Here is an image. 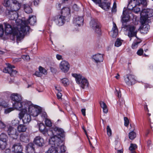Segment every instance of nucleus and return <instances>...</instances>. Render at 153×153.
<instances>
[{"mask_svg":"<svg viewBox=\"0 0 153 153\" xmlns=\"http://www.w3.org/2000/svg\"><path fill=\"white\" fill-rule=\"evenodd\" d=\"M11 24L10 25L7 23H3L5 29L4 31L6 35L12 34L14 38L16 36V41L18 42L23 38L26 31L28 30V28L27 27V29L23 30L22 26L17 25L11 22Z\"/></svg>","mask_w":153,"mask_h":153,"instance_id":"f257e3e1","label":"nucleus"},{"mask_svg":"<svg viewBox=\"0 0 153 153\" xmlns=\"http://www.w3.org/2000/svg\"><path fill=\"white\" fill-rule=\"evenodd\" d=\"M48 134L49 136H53L51 137H56L59 138H60V137H63L65 136V132L63 129L57 127H55L48 130Z\"/></svg>","mask_w":153,"mask_h":153,"instance_id":"39448f33","label":"nucleus"},{"mask_svg":"<svg viewBox=\"0 0 153 153\" xmlns=\"http://www.w3.org/2000/svg\"><path fill=\"white\" fill-rule=\"evenodd\" d=\"M57 97L58 99H61L62 97L61 93L60 92H58L57 94Z\"/></svg>","mask_w":153,"mask_h":153,"instance_id":"0e129e2a","label":"nucleus"},{"mask_svg":"<svg viewBox=\"0 0 153 153\" xmlns=\"http://www.w3.org/2000/svg\"><path fill=\"white\" fill-rule=\"evenodd\" d=\"M23 108L19 114L18 117L19 118L22 119V121L24 124L29 123L31 120V115L27 113V110Z\"/></svg>","mask_w":153,"mask_h":153,"instance_id":"0eeeda50","label":"nucleus"},{"mask_svg":"<svg viewBox=\"0 0 153 153\" xmlns=\"http://www.w3.org/2000/svg\"><path fill=\"white\" fill-rule=\"evenodd\" d=\"M12 123L13 125L16 126L19 123V121L17 120H14L12 121Z\"/></svg>","mask_w":153,"mask_h":153,"instance_id":"13d9d810","label":"nucleus"},{"mask_svg":"<svg viewBox=\"0 0 153 153\" xmlns=\"http://www.w3.org/2000/svg\"><path fill=\"white\" fill-rule=\"evenodd\" d=\"M25 22V24H21V25L22 26L23 28V30L25 29H27V28L28 27V30L26 31L25 33V35L27 33V32L29 31L30 27L28 26V24L31 25H33L36 22V18L35 16H30L28 20L27 21H23V22Z\"/></svg>","mask_w":153,"mask_h":153,"instance_id":"1a4fd4ad","label":"nucleus"},{"mask_svg":"<svg viewBox=\"0 0 153 153\" xmlns=\"http://www.w3.org/2000/svg\"><path fill=\"white\" fill-rule=\"evenodd\" d=\"M123 41L119 39H117L115 43V46L117 47H119L122 45Z\"/></svg>","mask_w":153,"mask_h":153,"instance_id":"a19ab883","label":"nucleus"},{"mask_svg":"<svg viewBox=\"0 0 153 153\" xmlns=\"http://www.w3.org/2000/svg\"><path fill=\"white\" fill-rule=\"evenodd\" d=\"M7 145V143L3 142L1 140H0V148L2 149H4Z\"/></svg>","mask_w":153,"mask_h":153,"instance_id":"c03bdc74","label":"nucleus"},{"mask_svg":"<svg viewBox=\"0 0 153 153\" xmlns=\"http://www.w3.org/2000/svg\"><path fill=\"white\" fill-rule=\"evenodd\" d=\"M123 101L122 99H120L119 100V101L118 102V104L121 107L123 104Z\"/></svg>","mask_w":153,"mask_h":153,"instance_id":"bf43d9fd","label":"nucleus"},{"mask_svg":"<svg viewBox=\"0 0 153 153\" xmlns=\"http://www.w3.org/2000/svg\"><path fill=\"white\" fill-rule=\"evenodd\" d=\"M55 89L58 91H62L61 88L58 85L55 86Z\"/></svg>","mask_w":153,"mask_h":153,"instance_id":"680f3d73","label":"nucleus"},{"mask_svg":"<svg viewBox=\"0 0 153 153\" xmlns=\"http://www.w3.org/2000/svg\"><path fill=\"white\" fill-rule=\"evenodd\" d=\"M111 3L109 2H105L103 1L101 2L99 4V6L105 10H108L110 7Z\"/></svg>","mask_w":153,"mask_h":153,"instance_id":"393cba45","label":"nucleus"},{"mask_svg":"<svg viewBox=\"0 0 153 153\" xmlns=\"http://www.w3.org/2000/svg\"><path fill=\"white\" fill-rule=\"evenodd\" d=\"M116 95L118 98L120 97H121V92L120 91H117L116 93H115Z\"/></svg>","mask_w":153,"mask_h":153,"instance_id":"e2e57ef3","label":"nucleus"},{"mask_svg":"<svg viewBox=\"0 0 153 153\" xmlns=\"http://www.w3.org/2000/svg\"><path fill=\"white\" fill-rule=\"evenodd\" d=\"M94 2L97 4H99L101 2V0H92Z\"/></svg>","mask_w":153,"mask_h":153,"instance_id":"69168bd1","label":"nucleus"},{"mask_svg":"<svg viewBox=\"0 0 153 153\" xmlns=\"http://www.w3.org/2000/svg\"><path fill=\"white\" fill-rule=\"evenodd\" d=\"M12 151L15 153H18L22 151V147L20 143L15 144L12 148Z\"/></svg>","mask_w":153,"mask_h":153,"instance_id":"412c9836","label":"nucleus"},{"mask_svg":"<svg viewBox=\"0 0 153 153\" xmlns=\"http://www.w3.org/2000/svg\"><path fill=\"white\" fill-rule=\"evenodd\" d=\"M0 106L5 108L8 107V105L7 103L5 101L1 99H0Z\"/></svg>","mask_w":153,"mask_h":153,"instance_id":"4c0bfd02","label":"nucleus"},{"mask_svg":"<svg viewBox=\"0 0 153 153\" xmlns=\"http://www.w3.org/2000/svg\"><path fill=\"white\" fill-rule=\"evenodd\" d=\"M11 100L14 102L13 103V107L15 109L21 111L23 108H26L30 104V102L27 100L21 102L22 96L17 93H13L10 97Z\"/></svg>","mask_w":153,"mask_h":153,"instance_id":"f03ea898","label":"nucleus"},{"mask_svg":"<svg viewBox=\"0 0 153 153\" xmlns=\"http://www.w3.org/2000/svg\"><path fill=\"white\" fill-rule=\"evenodd\" d=\"M34 143L39 146H42L45 144L44 139L40 136H37L34 138Z\"/></svg>","mask_w":153,"mask_h":153,"instance_id":"6ab92c4d","label":"nucleus"},{"mask_svg":"<svg viewBox=\"0 0 153 153\" xmlns=\"http://www.w3.org/2000/svg\"><path fill=\"white\" fill-rule=\"evenodd\" d=\"M129 138L131 140L134 139L136 137V134L133 131L130 132L129 134Z\"/></svg>","mask_w":153,"mask_h":153,"instance_id":"37998d69","label":"nucleus"},{"mask_svg":"<svg viewBox=\"0 0 153 153\" xmlns=\"http://www.w3.org/2000/svg\"><path fill=\"white\" fill-rule=\"evenodd\" d=\"M88 82L87 80L85 78H82V80L80 83V86L81 88L84 89L88 87Z\"/></svg>","mask_w":153,"mask_h":153,"instance_id":"c85d7f7f","label":"nucleus"},{"mask_svg":"<svg viewBox=\"0 0 153 153\" xmlns=\"http://www.w3.org/2000/svg\"><path fill=\"white\" fill-rule=\"evenodd\" d=\"M14 108L13 107V108H10L6 109L5 110L4 112L6 114H8L11 111L14 110Z\"/></svg>","mask_w":153,"mask_h":153,"instance_id":"de8ad7c7","label":"nucleus"},{"mask_svg":"<svg viewBox=\"0 0 153 153\" xmlns=\"http://www.w3.org/2000/svg\"><path fill=\"white\" fill-rule=\"evenodd\" d=\"M21 141L27 143L29 141V136L27 134H23L21 135L20 137Z\"/></svg>","mask_w":153,"mask_h":153,"instance_id":"a878e982","label":"nucleus"},{"mask_svg":"<svg viewBox=\"0 0 153 153\" xmlns=\"http://www.w3.org/2000/svg\"><path fill=\"white\" fill-rule=\"evenodd\" d=\"M146 23H145V24ZM143 27H142V30L144 31V32H143L144 33H147V32L149 30V26L148 24H143Z\"/></svg>","mask_w":153,"mask_h":153,"instance_id":"e433bc0d","label":"nucleus"},{"mask_svg":"<svg viewBox=\"0 0 153 153\" xmlns=\"http://www.w3.org/2000/svg\"><path fill=\"white\" fill-rule=\"evenodd\" d=\"M143 53V49L142 48L139 49L137 52V54L139 56H141L142 55Z\"/></svg>","mask_w":153,"mask_h":153,"instance_id":"4d7b16f0","label":"nucleus"},{"mask_svg":"<svg viewBox=\"0 0 153 153\" xmlns=\"http://www.w3.org/2000/svg\"><path fill=\"white\" fill-rule=\"evenodd\" d=\"M72 76L76 79V83L78 84H80V81L82 79V76L80 74H73Z\"/></svg>","mask_w":153,"mask_h":153,"instance_id":"7c9ffc66","label":"nucleus"},{"mask_svg":"<svg viewBox=\"0 0 153 153\" xmlns=\"http://www.w3.org/2000/svg\"><path fill=\"white\" fill-rule=\"evenodd\" d=\"M6 127L5 124L1 121L0 120V129H3Z\"/></svg>","mask_w":153,"mask_h":153,"instance_id":"864d4df0","label":"nucleus"},{"mask_svg":"<svg viewBox=\"0 0 153 153\" xmlns=\"http://www.w3.org/2000/svg\"><path fill=\"white\" fill-rule=\"evenodd\" d=\"M15 68V67L14 65L8 64L7 67L4 68L3 71L4 73L9 74L10 76H14L17 73L16 71L13 69V68Z\"/></svg>","mask_w":153,"mask_h":153,"instance_id":"2eb2a0df","label":"nucleus"},{"mask_svg":"<svg viewBox=\"0 0 153 153\" xmlns=\"http://www.w3.org/2000/svg\"><path fill=\"white\" fill-rule=\"evenodd\" d=\"M34 145L32 143H29L26 146V153H35Z\"/></svg>","mask_w":153,"mask_h":153,"instance_id":"5701e85b","label":"nucleus"},{"mask_svg":"<svg viewBox=\"0 0 153 153\" xmlns=\"http://www.w3.org/2000/svg\"><path fill=\"white\" fill-rule=\"evenodd\" d=\"M139 43V42H133L132 45V48L134 49L136 48L137 47Z\"/></svg>","mask_w":153,"mask_h":153,"instance_id":"5fc2aeb1","label":"nucleus"},{"mask_svg":"<svg viewBox=\"0 0 153 153\" xmlns=\"http://www.w3.org/2000/svg\"><path fill=\"white\" fill-rule=\"evenodd\" d=\"M27 108H28V112L29 114L33 117L37 116L41 111V110L39 108L34 106L31 102L30 104L27 106H26V108H25L27 109Z\"/></svg>","mask_w":153,"mask_h":153,"instance_id":"9d476101","label":"nucleus"},{"mask_svg":"<svg viewBox=\"0 0 153 153\" xmlns=\"http://www.w3.org/2000/svg\"><path fill=\"white\" fill-rule=\"evenodd\" d=\"M123 28L126 29L128 31V36L130 38V40H131V37L136 36L137 31L135 27L133 25H123Z\"/></svg>","mask_w":153,"mask_h":153,"instance_id":"9b49d317","label":"nucleus"},{"mask_svg":"<svg viewBox=\"0 0 153 153\" xmlns=\"http://www.w3.org/2000/svg\"><path fill=\"white\" fill-rule=\"evenodd\" d=\"M124 125L126 127H127L129 123V121L128 118L126 117H125L124 118Z\"/></svg>","mask_w":153,"mask_h":153,"instance_id":"09e8293b","label":"nucleus"},{"mask_svg":"<svg viewBox=\"0 0 153 153\" xmlns=\"http://www.w3.org/2000/svg\"><path fill=\"white\" fill-rule=\"evenodd\" d=\"M17 10L14 8H13L10 11H8L7 16L9 18L12 20L11 22L16 24L17 25H21V24H25V22H23V20L19 19H17L18 14L16 10Z\"/></svg>","mask_w":153,"mask_h":153,"instance_id":"7ed1b4c3","label":"nucleus"},{"mask_svg":"<svg viewBox=\"0 0 153 153\" xmlns=\"http://www.w3.org/2000/svg\"><path fill=\"white\" fill-rule=\"evenodd\" d=\"M70 13V11L69 8L65 7L62 10L61 13L65 15Z\"/></svg>","mask_w":153,"mask_h":153,"instance_id":"ea45409f","label":"nucleus"},{"mask_svg":"<svg viewBox=\"0 0 153 153\" xmlns=\"http://www.w3.org/2000/svg\"><path fill=\"white\" fill-rule=\"evenodd\" d=\"M45 123L46 126H51L52 125L51 122L50 120L48 119H46L45 121Z\"/></svg>","mask_w":153,"mask_h":153,"instance_id":"8fccbe9b","label":"nucleus"},{"mask_svg":"<svg viewBox=\"0 0 153 153\" xmlns=\"http://www.w3.org/2000/svg\"><path fill=\"white\" fill-rule=\"evenodd\" d=\"M140 15L141 22L143 24H144L146 23L148 18L153 16V10L152 9H144L142 11Z\"/></svg>","mask_w":153,"mask_h":153,"instance_id":"423d86ee","label":"nucleus"},{"mask_svg":"<svg viewBox=\"0 0 153 153\" xmlns=\"http://www.w3.org/2000/svg\"><path fill=\"white\" fill-rule=\"evenodd\" d=\"M56 58L59 60H60L62 59V56L59 54H57L56 56Z\"/></svg>","mask_w":153,"mask_h":153,"instance_id":"338daca9","label":"nucleus"},{"mask_svg":"<svg viewBox=\"0 0 153 153\" xmlns=\"http://www.w3.org/2000/svg\"><path fill=\"white\" fill-rule=\"evenodd\" d=\"M132 10H133L135 13H137L140 12V9L139 7H138L137 6H136Z\"/></svg>","mask_w":153,"mask_h":153,"instance_id":"3c124183","label":"nucleus"},{"mask_svg":"<svg viewBox=\"0 0 153 153\" xmlns=\"http://www.w3.org/2000/svg\"><path fill=\"white\" fill-rule=\"evenodd\" d=\"M92 59L97 63L102 62L103 59L102 55L99 53L93 55Z\"/></svg>","mask_w":153,"mask_h":153,"instance_id":"4be33fe9","label":"nucleus"},{"mask_svg":"<svg viewBox=\"0 0 153 153\" xmlns=\"http://www.w3.org/2000/svg\"><path fill=\"white\" fill-rule=\"evenodd\" d=\"M36 75L38 77H41L42 76V74H41L40 72L38 71H36L35 73Z\"/></svg>","mask_w":153,"mask_h":153,"instance_id":"052dcab7","label":"nucleus"},{"mask_svg":"<svg viewBox=\"0 0 153 153\" xmlns=\"http://www.w3.org/2000/svg\"><path fill=\"white\" fill-rule=\"evenodd\" d=\"M51 144L52 145L47 151L46 153H56L57 152L56 144Z\"/></svg>","mask_w":153,"mask_h":153,"instance_id":"b1692460","label":"nucleus"},{"mask_svg":"<svg viewBox=\"0 0 153 153\" xmlns=\"http://www.w3.org/2000/svg\"><path fill=\"white\" fill-rule=\"evenodd\" d=\"M128 10H123V16H122V27L123 25H125L124 23L128 22L129 19V13H128Z\"/></svg>","mask_w":153,"mask_h":153,"instance_id":"a211bd4d","label":"nucleus"},{"mask_svg":"<svg viewBox=\"0 0 153 153\" xmlns=\"http://www.w3.org/2000/svg\"><path fill=\"white\" fill-rule=\"evenodd\" d=\"M90 26L95 32L98 34H100L101 33V25L97 20L92 19L90 22Z\"/></svg>","mask_w":153,"mask_h":153,"instance_id":"6e6552de","label":"nucleus"},{"mask_svg":"<svg viewBox=\"0 0 153 153\" xmlns=\"http://www.w3.org/2000/svg\"><path fill=\"white\" fill-rule=\"evenodd\" d=\"M50 144L54 143L56 144L57 149H59V152L62 153L66 151V148L64 146V143L61 138L56 137H51L49 140Z\"/></svg>","mask_w":153,"mask_h":153,"instance_id":"20e7f679","label":"nucleus"},{"mask_svg":"<svg viewBox=\"0 0 153 153\" xmlns=\"http://www.w3.org/2000/svg\"><path fill=\"white\" fill-rule=\"evenodd\" d=\"M116 4L115 2H114L113 4V6L112 9V12H115L117 11L116 9Z\"/></svg>","mask_w":153,"mask_h":153,"instance_id":"6e6d98bb","label":"nucleus"},{"mask_svg":"<svg viewBox=\"0 0 153 153\" xmlns=\"http://www.w3.org/2000/svg\"><path fill=\"white\" fill-rule=\"evenodd\" d=\"M61 82L65 86H66L69 84V80L66 78H64L62 79H61Z\"/></svg>","mask_w":153,"mask_h":153,"instance_id":"58836bf2","label":"nucleus"},{"mask_svg":"<svg viewBox=\"0 0 153 153\" xmlns=\"http://www.w3.org/2000/svg\"><path fill=\"white\" fill-rule=\"evenodd\" d=\"M56 23L59 26L64 25L65 21V17L62 15H58L56 17L54 20Z\"/></svg>","mask_w":153,"mask_h":153,"instance_id":"dca6fc26","label":"nucleus"},{"mask_svg":"<svg viewBox=\"0 0 153 153\" xmlns=\"http://www.w3.org/2000/svg\"><path fill=\"white\" fill-rule=\"evenodd\" d=\"M7 136L5 134L2 133L0 135V140H1L4 142L7 143Z\"/></svg>","mask_w":153,"mask_h":153,"instance_id":"f704fd0d","label":"nucleus"},{"mask_svg":"<svg viewBox=\"0 0 153 153\" xmlns=\"http://www.w3.org/2000/svg\"><path fill=\"white\" fill-rule=\"evenodd\" d=\"M39 129L40 131L44 134H45L46 133H48V131L46 128L45 125L42 123L39 124Z\"/></svg>","mask_w":153,"mask_h":153,"instance_id":"c756f323","label":"nucleus"},{"mask_svg":"<svg viewBox=\"0 0 153 153\" xmlns=\"http://www.w3.org/2000/svg\"><path fill=\"white\" fill-rule=\"evenodd\" d=\"M100 103L101 107L103 109V112L107 113L108 112V110L105 103L102 101H100Z\"/></svg>","mask_w":153,"mask_h":153,"instance_id":"72a5a7b5","label":"nucleus"},{"mask_svg":"<svg viewBox=\"0 0 153 153\" xmlns=\"http://www.w3.org/2000/svg\"><path fill=\"white\" fill-rule=\"evenodd\" d=\"M124 79L126 83L128 85H132L135 83V76L131 74H127L124 76Z\"/></svg>","mask_w":153,"mask_h":153,"instance_id":"ddd939ff","label":"nucleus"},{"mask_svg":"<svg viewBox=\"0 0 153 153\" xmlns=\"http://www.w3.org/2000/svg\"><path fill=\"white\" fill-rule=\"evenodd\" d=\"M5 152V153H12V152L9 149H6Z\"/></svg>","mask_w":153,"mask_h":153,"instance_id":"774afa93","label":"nucleus"},{"mask_svg":"<svg viewBox=\"0 0 153 153\" xmlns=\"http://www.w3.org/2000/svg\"><path fill=\"white\" fill-rule=\"evenodd\" d=\"M8 135L13 139H16L19 135V133L16 129L12 127H10L7 131Z\"/></svg>","mask_w":153,"mask_h":153,"instance_id":"4468645a","label":"nucleus"},{"mask_svg":"<svg viewBox=\"0 0 153 153\" xmlns=\"http://www.w3.org/2000/svg\"><path fill=\"white\" fill-rule=\"evenodd\" d=\"M4 32L3 25L2 24H0V37L2 36Z\"/></svg>","mask_w":153,"mask_h":153,"instance_id":"a18cd8bd","label":"nucleus"},{"mask_svg":"<svg viewBox=\"0 0 153 153\" xmlns=\"http://www.w3.org/2000/svg\"><path fill=\"white\" fill-rule=\"evenodd\" d=\"M39 70L42 74L46 75L47 74V70L45 68L41 66L39 67Z\"/></svg>","mask_w":153,"mask_h":153,"instance_id":"79ce46f5","label":"nucleus"},{"mask_svg":"<svg viewBox=\"0 0 153 153\" xmlns=\"http://www.w3.org/2000/svg\"><path fill=\"white\" fill-rule=\"evenodd\" d=\"M137 148V146L136 144L131 143L129 148V150L131 151V153H136V152L133 151L135 150Z\"/></svg>","mask_w":153,"mask_h":153,"instance_id":"c9c22d12","label":"nucleus"},{"mask_svg":"<svg viewBox=\"0 0 153 153\" xmlns=\"http://www.w3.org/2000/svg\"><path fill=\"white\" fill-rule=\"evenodd\" d=\"M111 32L112 33V36L114 38L116 37L118 34V30L116 24L113 23V27L112 29Z\"/></svg>","mask_w":153,"mask_h":153,"instance_id":"bb28decb","label":"nucleus"},{"mask_svg":"<svg viewBox=\"0 0 153 153\" xmlns=\"http://www.w3.org/2000/svg\"><path fill=\"white\" fill-rule=\"evenodd\" d=\"M146 4V0H131L129 2L128 5V9L130 10H132L137 5H140V4L145 5Z\"/></svg>","mask_w":153,"mask_h":153,"instance_id":"f8f14e48","label":"nucleus"},{"mask_svg":"<svg viewBox=\"0 0 153 153\" xmlns=\"http://www.w3.org/2000/svg\"><path fill=\"white\" fill-rule=\"evenodd\" d=\"M22 58L24 60L29 61L30 59L29 56L27 55H24L22 56Z\"/></svg>","mask_w":153,"mask_h":153,"instance_id":"603ef678","label":"nucleus"},{"mask_svg":"<svg viewBox=\"0 0 153 153\" xmlns=\"http://www.w3.org/2000/svg\"><path fill=\"white\" fill-rule=\"evenodd\" d=\"M24 10L25 13H31L32 10L30 6L27 4L24 5Z\"/></svg>","mask_w":153,"mask_h":153,"instance_id":"473e14b6","label":"nucleus"},{"mask_svg":"<svg viewBox=\"0 0 153 153\" xmlns=\"http://www.w3.org/2000/svg\"><path fill=\"white\" fill-rule=\"evenodd\" d=\"M84 19L82 16H77L74 18L73 23L76 26H80L83 24Z\"/></svg>","mask_w":153,"mask_h":153,"instance_id":"aec40b11","label":"nucleus"},{"mask_svg":"<svg viewBox=\"0 0 153 153\" xmlns=\"http://www.w3.org/2000/svg\"><path fill=\"white\" fill-rule=\"evenodd\" d=\"M70 65L69 63L65 61H62L59 65V68L62 71L65 73L67 72L69 70Z\"/></svg>","mask_w":153,"mask_h":153,"instance_id":"f3484780","label":"nucleus"},{"mask_svg":"<svg viewBox=\"0 0 153 153\" xmlns=\"http://www.w3.org/2000/svg\"><path fill=\"white\" fill-rule=\"evenodd\" d=\"M17 128L19 132H25L27 129V127L24 125L20 124L18 126Z\"/></svg>","mask_w":153,"mask_h":153,"instance_id":"2f4dec72","label":"nucleus"},{"mask_svg":"<svg viewBox=\"0 0 153 153\" xmlns=\"http://www.w3.org/2000/svg\"><path fill=\"white\" fill-rule=\"evenodd\" d=\"M4 6L6 7L7 11L10 10H11L13 8H14L16 6V4H14L12 6V5L10 6L9 0H4Z\"/></svg>","mask_w":153,"mask_h":153,"instance_id":"cd10ccee","label":"nucleus"},{"mask_svg":"<svg viewBox=\"0 0 153 153\" xmlns=\"http://www.w3.org/2000/svg\"><path fill=\"white\" fill-rule=\"evenodd\" d=\"M107 134L108 136L109 137L111 136L112 134V131L109 126H107Z\"/></svg>","mask_w":153,"mask_h":153,"instance_id":"49530a36","label":"nucleus"}]
</instances>
